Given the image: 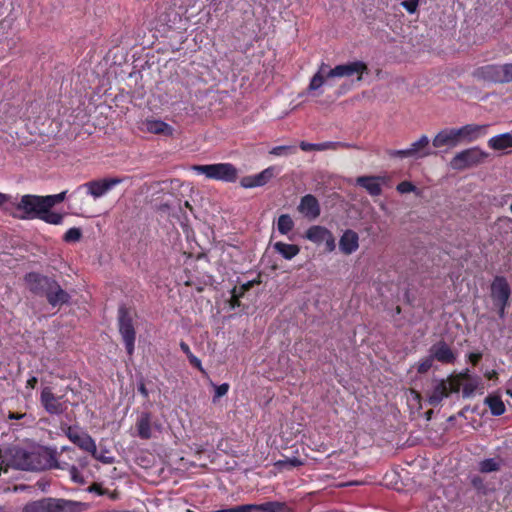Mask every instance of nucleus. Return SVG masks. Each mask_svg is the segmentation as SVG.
Segmentation results:
<instances>
[{
  "label": "nucleus",
  "instance_id": "nucleus-57",
  "mask_svg": "<svg viewBox=\"0 0 512 512\" xmlns=\"http://www.w3.org/2000/svg\"><path fill=\"white\" fill-rule=\"evenodd\" d=\"M66 455H67V458L70 460H76V458H77L76 454H66Z\"/></svg>",
  "mask_w": 512,
  "mask_h": 512
},
{
  "label": "nucleus",
  "instance_id": "nucleus-14",
  "mask_svg": "<svg viewBox=\"0 0 512 512\" xmlns=\"http://www.w3.org/2000/svg\"><path fill=\"white\" fill-rule=\"evenodd\" d=\"M25 281L32 293L45 296L53 279L35 272H31L25 276Z\"/></svg>",
  "mask_w": 512,
  "mask_h": 512
},
{
  "label": "nucleus",
  "instance_id": "nucleus-50",
  "mask_svg": "<svg viewBox=\"0 0 512 512\" xmlns=\"http://www.w3.org/2000/svg\"><path fill=\"white\" fill-rule=\"evenodd\" d=\"M76 461L78 463L77 467H79V469H83L88 466V459L86 457H77Z\"/></svg>",
  "mask_w": 512,
  "mask_h": 512
},
{
  "label": "nucleus",
  "instance_id": "nucleus-24",
  "mask_svg": "<svg viewBox=\"0 0 512 512\" xmlns=\"http://www.w3.org/2000/svg\"><path fill=\"white\" fill-rule=\"evenodd\" d=\"M143 130L153 134L170 136L173 134V128L166 122L158 119H146L142 123Z\"/></svg>",
  "mask_w": 512,
  "mask_h": 512
},
{
  "label": "nucleus",
  "instance_id": "nucleus-45",
  "mask_svg": "<svg viewBox=\"0 0 512 512\" xmlns=\"http://www.w3.org/2000/svg\"><path fill=\"white\" fill-rule=\"evenodd\" d=\"M496 70H497V67L493 66V65H488V66H485L482 68V72L484 73V76L488 77L490 79H494L492 74Z\"/></svg>",
  "mask_w": 512,
  "mask_h": 512
},
{
  "label": "nucleus",
  "instance_id": "nucleus-1",
  "mask_svg": "<svg viewBox=\"0 0 512 512\" xmlns=\"http://www.w3.org/2000/svg\"><path fill=\"white\" fill-rule=\"evenodd\" d=\"M367 71V66L362 61H353L329 68L322 62L318 71L313 75L307 88V94L320 96L323 94L322 87L324 85L332 86L333 78H350L357 76V81L362 79V75Z\"/></svg>",
  "mask_w": 512,
  "mask_h": 512
},
{
  "label": "nucleus",
  "instance_id": "nucleus-13",
  "mask_svg": "<svg viewBox=\"0 0 512 512\" xmlns=\"http://www.w3.org/2000/svg\"><path fill=\"white\" fill-rule=\"evenodd\" d=\"M297 210L309 220H315L321 214L320 203L312 194H307L300 199Z\"/></svg>",
  "mask_w": 512,
  "mask_h": 512
},
{
  "label": "nucleus",
  "instance_id": "nucleus-35",
  "mask_svg": "<svg viewBox=\"0 0 512 512\" xmlns=\"http://www.w3.org/2000/svg\"><path fill=\"white\" fill-rule=\"evenodd\" d=\"M499 467V462L494 458L485 459L479 463V470L483 473L497 471Z\"/></svg>",
  "mask_w": 512,
  "mask_h": 512
},
{
  "label": "nucleus",
  "instance_id": "nucleus-44",
  "mask_svg": "<svg viewBox=\"0 0 512 512\" xmlns=\"http://www.w3.org/2000/svg\"><path fill=\"white\" fill-rule=\"evenodd\" d=\"M188 359H189V362H190L191 365H193L195 368H197L202 373H205V370H204V368L202 366L201 360L198 357H196L193 354Z\"/></svg>",
  "mask_w": 512,
  "mask_h": 512
},
{
  "label": "nucleus",
  "instance_id": "nucleus-31",
  "mask_svg": "<svg viewBox=\"0 0 512 512\" xmlns=\"http://www.w3.org/2000/svg\"><path fill=\"white\" fill-rule=\"evenodd\" d=\"M485 403L488 405L491 413L495 416H500L505 412V405L498 396L490 395L486 397Z\"/></svg>",
  "mask_w": 512,
  "mask_h": 512
},
{
  "label": "nucleus",
  "instance_id": "nucleus-12",
  "mask_svg": "<svg viewBox=\"0 0 512 512\" xmlns=\"http://www.w3.org/2000/svg\"><path fill=\"white\" fill-rule=\"evenodd\" d=\"M279 172L280 169L276 166H269L258 174L243 177L240 180V185L245 189L262 187L270 182Z\"/></svg>",
  "mask_w": 512,
  "mask_h": 512
},
{
  "label": "nucleus",
  "instance_id": "nucleus-47",
  "mask_svg": "<svg viewBox=\"0 0 512 512\" xmlns=\"http://www.w3.org/2000/svg\"><path fill=\"white\" fill-rule=\"evenodd\" d=\"M468 358L473 365H476L482 358V354L480 352H473L468 355Z\"/></svg>",
  "mask_w": 512,
  "mask_h": 512
},
{
  "label": "nucleus",
  "instance_id": "nucleus-46",
  "mask_svg": "<svg viewBox=\"0 0 512 512\" xmlns=\"http://www.w3.org/2000/svg\"><path fill=\"white\" fill-rule=\"evenodd\" d=\"M279 464L283 465V466L289 465L292 467H297V466L302 465V462L297 458H292V459H287L285 461H280Z\"/></svg>",
  "mask_w": 512,
  "mask_h": 512
},
{
  "label": "nucleus",
  "instance_id": "nucleus-55",
  "mask_svg": "<svg viewBox=\"0 0 512 512\" xmlns=\"http://www.w3.org/2000/svg\"><path fill=\"white\" fill-rule=\"evenodd\" d=\"M472 483L475 487H479V485L481 484V480L479 478H474L472 480Z\"/></svg>",
  "mask_w": 512,
  "mask_h": 512
},
{
  "label": "nucleus",
  "instance_id": "nucleus-9",
  "mask_svg": "<svg viewBox=\"0 0 512 512\" xmlns=\"http://www.w3.org/2000/svg\"><path fill=\"white\" fill-rule=\"evenodd\" d=\"M63 431L67 438L81 450L88 453L95 452V440L78 426H67Z\"/></svg>",
  "mask_w": 512,
  "mask_h": 512
},
{
  "label": "nucleus",
  "instance_id": "nucleus-3",
  "mask_svg": "<svg viewBox=\"0 0 512 512\" xmlns=\"http://www.w3.org/2000/svg\"><path fill=\"white\" fill-rule=\"evenodd\" d=\"M199 175L206 178L226 183H234L238 179L239 170L232 163H215L206 165H194L191 168Z\"/></svg>",
  "mask_w": 512,
  "mask_h": 512
},
{
  "label": "nucleus",
  "instance_id": "nucleus-48",
  "mask_svg": "<svg viewBox=\"0 0 512 512\" xmlns=\"http://www.w3.org/2000/svg\"><path fill=\"white\" fill-rule=\"evenodd\" d=\"M503 71L505 74V79L507 81H512V64H507L503 66Z\"/></svg>",
  "mask_w": 512,
  "mask_h": 512
},
{
  "label": "nucleus",
  "instance_id": "nucleus-11",
  "mask_svg": "<svg viewBox=\"0 0 512 512\" xmlns=\"http://www.w3.org/2000/svg\"><path fill=\"white\" fill-rule=\"evenodd\" d=\"M40 402L45 411L52 415H60L67 409V405L62 400V396H56L48 386L42 389Z\"/></svg>",
  "mask_w": 512,
  "mask_h": 512
},
{
  "label": "nucleus",
  "instance_id": "nucleus-19",
  "mask_svg": "<svg viewBox=\"0 0 512 512\" xmlns=\"http://www.w3.org/2000/svg\"><path fill=\"white\" fill-rule=\"evenodd\" d=\"M356 183L363 187L371 196H379L382 192V185L386 183L383 176H360Z\"/></svg>",
  "mask_w": 512,
  "mask_h": 512
},
{
  "label": "nucleus",
  "instance_id": "nucleus-20",
  "mask_svg": "<svg viewBox=\"0 0 512 512\" xmlns=\"http://www.w3.org/2000/svg\"><path fill=\"white\" fill-rule=\"evenodd\" d=\"M45 297L48 303L53 307L66 304L70 300V295L62 289L59 283L54 279L49 290H47Z\"/></svg>",
  "mask_w": 512,
  "mask_h": 512
},
{
  "label": "nucleus",
  "instance_id": "nucleus-27",
  "mask_svg": "<svg viewBox=\"0 0 512 512\" xmlns=\"http://www.w3.org/2000/svg\"><path fill=\"white\" fill-rule=\"evenodd\" d=\"M137 435L141 439H149L152 436L151 416L147 412H143L136 422Z\"/></svg>",
  "mask_w": 512,
  "mask_h": 512
},
{
  "label": "nucleus",
  "instance_id": "nucleus-38",
  "mask_svg": "<svg viewBox=\"0 0 512 512\" xmlns=\"http://www.w3.org/2000/svg\"><path fill=\"white\" fill-rule=\"evenodd\" d=\"M13 196L0 192V208L4 207L6 211H12Z\"/></svg>",
  "mask_w": 512,
  "mask_h": 512
},
{
  "label": "nucleus",
  "instance_id": "nucleus-58",
  "mask_svg": "<svg viewBox=\"0 0 512 512\" xmlns=\"http://www.w3.org/2000/svg\"><path fill=\"white\" fill-rule=\"evenodd\" d=\"M507 394L512 398V389L507 390Z\"/></svg>",
  "mask_w": 512,
  "mask_h": 512
},
{
  "label": "nucleus",
  "instance_id": "nucleus-8",
  "mask_svg": "<svg viewBox=\"0 0 512 512\" xmlns=\"http://www.w3.org/2000/svg\"><path fill=\"white\" fill-rule=\"evenodd\" d=\"M305 238L316 245L324 243L328 252H333L336 249L334 235L324 226L313 225L309 227L305 232Z\"/></svg>",
  "mask_w": 512,
  "mask_h": 512
},
{
  "label": "nucleus",
  "instance_id": "nucleus-36",
  "mask_svg": "<svg viewBox=\"0 0 512 512\" xmlns=\"http://www.w3.org/2000/svg\"><path fill=\"white\" fill-rule=\"evenodd\" d=\"M81 236V230L79 228L73 227L66 231L63 238L66 242H76L80 240Z\"/></svg>",
  "mask_w": 512,
  "mask_h": 512
},
{
  "label": "nucleus",
  "instance_id": "nucleus-56",
  "mask_svg": "<svg viewBox=\"0 0 512 512\" xmlns=\"http://www.w3.org/2000/svg\"><path fill=\"white\" fill-rule=\"evenodd\" d=\"M90 491H95V492H97V493H99V494L101 493V492H100V490H99V487H98L97 485L92 486V487L90 488Z\"/></svg>",
  "mask_w": 512,
  "mask_h": 512
},
{
  "label": "nucleus",
  "instance_id": "nucleus-29",
  "mask_svg": "<svg viewBox=\"0 0 512 512\" xmlns=\"http://www.w3.org/2000/svg\"><path fill=\"white\" fill-rule=\"evenodd\" d=\"M488 145L493 150H504L512 147V134L503 133L489 139Z\"/></svg>",
  "mask_w": 512,
  "mask_h": 512
},
{
  "label": "nucleus",
  "instance_id": "nucleus-42",
  "mask_svg": "<svg viewBox=\"0 0 512 512\" xmlns=\"http://www.w3.org/2000/svg\"><path fill=\"white\" fill-rule=\"evenodd\" d=\"M229 390V385L227 383H223L221 385L216 386L215 388V395H214V401L224 395L227 394Z\"/></svg>",
  "mask_w": 512,
  "mask_h": 512
},
{
  "label": "nucleus",
  "instance_id": "nucleus-54",
  "mask_svg": "<svg viewBox=\"0 0 512 512\" xmlns=\"http://www.w3.org/2000/svg\"><path fill=\"white\" fill-rule=\"evenodd\" d=\"M24 417V414H15V413H10L9 415V418L10 419H15V420H18V419H21Z\"/></svg>",
  "mask_w": 512,
  "mask_h": 512
},
{
  "label": "nucleus",
  "instance_id": "nucleus-33",
  "mask_svg": "<svg viewBox=\"0 0 512 512\" xmlns=\"http://www.w3.org/2000/svg\"><path fill=\"white\" fill-rule=\"evenodd\" d=\"M66 195L67 191H62L59 194L43 196L46 209L48 211H52L51 208L54 207L56 204L63 202L66 198Z\"/></svg>",
  "mask_w": 512,
  "mask_h": 512
},
{
  "label": "nucleus",
  "instance_id": "nucleus-37",
  "mask_svg": "<svg viewBox=\"0 0 512 512\" xmlns=\"http://www.w3.org/2000/svg\"><path fill=\"white\" fill-rule=\"evenodd\" d=\"M433 361L434 358L432 357L431 353H429V355L426 358L420 361L417 368L418 372L426 373L432 367Z\"/></svg>",
  "mask_w": 512,
  "mask_h": 512
},
{
  "label": "nucleus",
  "instance_id": "nucleus-23",
  "mask_svg": "<svg viewBox=\"0 0 512 512\" xmlns=\"http://www.w3.org/2000/svg\"><path fill=\"white\" fill-rule=\"evenodd\" d=\"M409 149L414 159L436 154V152L430 148V139L426 135H422L417 141L413 142Z\"/></svg>",
  "mask_w": 512,
  "mask_h": 512
},
{
  "label": "nucleus",
  "instance_id": "nucleus-7",
  "mask_svg": "<svg viewBox=\"0 0 512 512\" xmlns=\"http://www.w3.org/2000/svg\"><path fill=\"white\" fill-rule=\"evenodd\" d=\"M118 324L119 332L124 341L126 351L129 355H132L135 344V329L132 323V318L124 307L119 309Z\"/></svg>",
  "mask_w": 512,
  "mask_h": 512
},
{
  "label": "nucleus",
  "instance_id": "nucleus-49",
  "mask_svg": "<svg viewBox=\"0 0 512 512\" xmlns=\"http://www.w3.org/2000/svg\"><path fill=\"white\" fill-rule=\"evenodd\" d=\"M138 391L144 398H148L149 392L143 382L138 384Z\"/></svg>",
  "mask_w": 512,
  "mask_h": 512
},
{
  "label": "nucleus",
  "instance_id": "nucleus-2",
  "mask_svg": "<svg viewBox=\"0 0 512 512\" xmlns=\"http://www.w3.org/2000/svg\"><path fill=\"white\" fill-rule=\"evenodd\" d=\"M14 217L22 220L40 219L48 224L60 225L63 222L64 215L55 211L46 209L43 196L26 194L20 200L13 197L12 210Z\"/></svg>",
  "mask_w": 512,
  "mask_h": 512
},
{
  "label": "nucleus",
  "instance_id": "nucleus-41",
  "mask_svg": "<svg viewBox=\"0 0 512 512\" xmlns=\"http://www.w3.org/2000/svg\"><path fill=\"white\" fill-rule=\"evenodd\" d=\"M415 189L414 185L408 181H403L397 185V191L400 193H409Z\"/></svg>",
  "mask_w": 512,
  "mask_h": 512
},
{
  "label": "nucleus",
  "instance_id": "nucleus-40",
  "mask_svg": "<svg viewBox=\"0 0 512 512\" xmlns=\"http://www.w3.org/2000/svg\"><path fill=\"white\" fill-rule=\"evenodd\" d=\"M401 5L405 8V10L411 14L415 13L418 5L419 0H405L401 3Z\"/></svg>",
  "mask_w": 512,
  "mask_h": 512
},
{
  "label": "nucleus",
  "instance_id": "nucleus-15",
  "mask_svg": "<svg viewBox=\"0 0 512 512\" xmlns=\"http://www.w3.org/2000/svg\"><path fill=\"white\" fill-rule=\"evenodd\" d=\"M460 138L457 128H446L439 131L432 140L435 148L450 147L454 148L460 144Z\"/></svg>",
  "mask_w": 512,
  "mask_h": 512
},
{
  "label": "nucleus",
  "instance_id": "nucleus-43",
  "mask_svg": "<svg viewBox=\"0 0 512 512\" xmlns=\"http://www.w3.org/2000/svg\"><path fill=\"white\" fill-rule=\"evenodd\" d=\"M390 155L399 158H412L411 151L409 148L402 150H394L390 153Z\"/></svg>",
  "mask_w": 512,
  "mask_h": 512
},
{
  "label": "nucleus",
  "instance_id": "nucleus-30",
  "mask_svg": "<svg viewBox=\"0 0 512 512\" xmlns=\"http://www.w3.org/2000/svg\"><path fill=\"white\" fill-rule=\"evenodd\" d=\"M299 146H300L301 150H303L305 152H309V151H313V150L324 151V150H328V149H336L339 146H344V144H342L340 142H331V141L323 142V143H309V142L302 141V142H300Z\"/></svg>",
  "mask_w": 512,
  "mask_h": 512
},
{
  "label": "nucleus",
  "instance_id": "nucleus-28",
  "mask_svg": "<svg viewBox=\"0 0 512 512\" xmlns=\"http://www.w3.org/2000/svg\"><path fill=\"white\" fill-rule=\"evenodd\" d=\"M273 249L286 260L293 259L300 252L299 246L280 241L273 244Z\"/></svg>",
  "mask_w": 512,
  "mask_h": 512
},
{
  "label": "nucleus",
  "instance_id": "nucleus-60",
  "mask_svg": "<svg viewBox=\"0 0 512 512\" xmlns=\"http://www.w3.org/2000/svg\"><path fill=\"white\" fill-rule=\"evenodd\" d=\"M510 210H511V212H512V202H511V205H510Z\"/></svg>",
  "mask_w": 512,
  "mask_h": 512
},
{
  "label": "nucleus",
  "instance_id": "nucleus-53",
  "mask_svg": "<svg viewBox=\"0 0 512 512\" xmlns=\"http://www.w3.org/2000/svg\"><path fill=\"white\" fill-rule=\"evenodd\" d=\"M61 453H66V454H76V451L75 449H73L72 447H69V446H63L61 448Z\"/></svg>",
  "mask_w": 512,
  "mask_h": 512
},
{
  "label": "nucleus",
  "instance_id": "nucleus-6",
  "mask_svg": "<svg viewBox=\"0 0 512 512\" xmlns=\"http://www.w3.org/2000/svg\"><path fill=\"white\" fill-rule=\"evenodd\" d=\"M459 392V384H453L452 376L448 379L437 380L427 392V401L431 406H438L451 393Z\"/></svg>",
  "mask_w": 512,
  "mask_h": 512
},
{
  "label": "nucleus",
  "instance_id": "nucleus-5",
  "mask_svg": "<svg viewBox=\"0 0 512 512\" xmlns=\"http://www.w3.org/2000/svg\"><path fill=\"white\" fill-rule=\"evenodd\" d=\"M486 157V153L477 147L468 148L458 152L450 161V166L454 170H464L481 163Z\"/></svg>",
  "mask_w": 512,
  "mask_h": 512
},
{
  "label": "nucleus",
  "instance_id": "nucleus-10",
  "mask_svg": "<svg viewBox=\"0 0 512 512\" xmlns=\"http://www.w3.org/2000/svg\"><path fill=\"white\" fill-rule=\"evenodd\" d=\"M122 178H105L100 180H93L84 183L83 185L78 187V190L81 188H86L87 193L91 195L93 198H100L104 196L108 191L114 188L116 185L122 183Z\"/></svg>",
  "mask_w": 512,
  "mask_h": 512
},
{
  "label": "nucleus",
  "instance_id": "nucleus-16",
  "mask_svg": "<svg viewBox=\"0 0 512 512\" xmlns=\"http://www.w3.org/2000/svg\"><path fill=\"white\" fill-rule=\"evenodd\" d=\"M453 384H459L464 398L472 397L481 384V379L468 373L452 376Z\"/></svg>",
  "mask_w": 512,
  "mask_h": 512
},
{
  "label": "nucleus",
  "instance_id": "nucleus-51",
  "mask_svg": "<svg viewBox=\"0 0 512 512\" xmlns=\"http://www.w3.org/2000/svg\"><path fill=\"white\" fill-rule=\"evenodd\" d=\"M180 348L181 350L187 355V357L189 358L191 355H193V353L191 352L188 344H186L185 342H181L180 343Z\"/></svg>",
  "mask_w": 512,
  "mask_h": 512
},
{
  "label": "nucleus",
  "instance_id": "nucleus-52",
  "mask_svg": "<svg viewBox=\"0 0 512 512\" xmlns=\"http://www.w3.org/2000/svg\"><path fill=\"white\" fill-rule=\"evenodd\" d=\"M37 384V378L36 377H31L27 380L26 382V386L33 389Z\"/></svg>",
  "mask_w": 512,
  "mask_h": 512
},
{
  "label": "nucleus",
  "instance_id": "nucleus-25",
  "mask_svg": "<svg viewBox=\"0 0 512 512\" xmlns=\"http://www.w3.org/2000/svg\"><path fill=\"white\" fill-rule=\"evenodd\" d=\"M53 469L67 470L69 473L70 479L74 483L80 484V485L85 483V478H84L83 474L81 473L79 467H77L76 465H70L66 461L58 459L57 456L55 459V465H53Z\"/></svg>",
  "mask_w": 512,
  "mask_h": 512
},
{
  "label": "nucleus",
  "instance_id": "nucleus-4",
  "mask_svg": "<svg viewBox=\"0 0 512 512\" xmlns=\"http://www.w3.org/2000/svg\"><path fill=\"white\" fill-rule=\"evenodd\" d=\"M510 294L511 289L507 280L502 276H496L491 283V298L494 306L498 308L500 318L505 316Z\"/></svg>",
  "mask_w": 512,
  "mask_h": 512
},
{
  "label": "nucleus",
  "instance_id": "nucleus-34",
  "mask_svg": "<svg viewBox=\"0 0 512 512\" xmlns=\"http://www.w3.org/2000/svg\"><path fill=\"white\" fill-rule=\"evenodd\" d=\"M109 451L107 449H101L98 450L97 446L95 445V452L90 453L92 457L104 464H112L114 463L115 459L113 456L108 455Z\"/></svg>",
  "mask_w": 512,
  "mask_h": 512
},
{
  "label": "nucleus",
  "instance_id": "nucleus-21",
  "mask_svg": "<svg viewBox=\"0 0 512 512\" xmlns=\"http://www.w3.org/2000/svg\"><path fill=\"white\" fill-rule=\"evenodd\" d=\"M429 353H431L434 360L444 364L453 363L456 358L451 348L444 341L433 344L429 349Z\"/></svg>",
  "mask_w": 512,
  "mask_h": 512
},
{
  "label": "nucleus",
  "instance_id": "nucleus-26",
  "mask_svg": "<svg viewBox=\"0 0 512 512\" xmlns=\"http://www.w3.org/2000/svg\"><path fill=\"white\" fill-rule=\"evenodd\" d=\"M252 511L259 512H294L285 502L268 501L261 504H251Z\"/></svg>",
  "mask_w": 512,
  "mask_h": 512
},
{
  "label": "nucleus",
  "instance_id": "nucleus-39",
  "mask_svg": "<svg viewBox=\"0 0 512 512\" xmlns=\"http://www.w3.org/2000/svg\"><path fill=\"white\" fill-rule=\"evenodd\" d=\"M291 150H294V147L292 146H286V145H282V146H276V147H273L271 150H270V154L271 155H274V156H283L285 155L288 151H291Z\"/></svg>",
  "mask_w": 512,
  "mask_h": 512
},
{
  "label": "nucleus",
  "instance_id": "nucleus-18",
  "mask_svg": "<svg viewBox=\"0 0 512 512\" xmlns=\"http://www.w3.org/2000/svg\"><path fill=\"white\" fill-rule=\"evenodd\" d=\"M62 506L58 501L45 498L37 501L27 503L22 512H61Z\"/></svg>",
  "mask_w": 512,
  "mask_h": 512
},
{
  "label": "nucleus",
  "instance_id": "nucleus-17",
  "mask_svg": "<svg viewBox=\"0 0 512 512\" xmlns=\"http://www.w3.org/2000/svg\"><path fill=\"white\" fill-rule=\"evenodd\" d=\"M457 129L460 142L470 143L484 137L488 132V125L467 124Z\"/></svg>",
  "mask_w": 512,
  "mask_h": 512
},
{
  "label": "nucleus",
  "instance_id": "nucleus-32",
  "mask_svg": "<svg viewBox=\"0 0 512 512\" xmlns=\"http://www.w3.org/2000/svg\"><path fill=\"white\" fill-rule=\"evenodd\" d=\"M294 221L289 214H282L277 220V230L281 235H288L294 228Z\"/></svg>",
  "mask_w": 512,
  "mask_h": 512
},
{
  "label": "nucleus",
  "instance_id": "nucleus-22",
  "mask_svg": "<svg viewBox=\"0 0 512 512\" xmlns=\"http://www.w3.org/2000/svg\"><path fill=\"white\" fill-rule=\"evenodd\" d=\"M358 248H359L358 234L351 229L345 230L339 240L340 251L346 255H350V254L354 253Z\"/></svg>",
  "mask_w": 512,
  "mask_h": 512
},
{
  "label": "nucleus",
  "instance_id": "nucleus-59",
  "mask_svg": "<svg viewBox=\"0 0 512 512\" xmlns=\"http://www.w3.org/2000/svg\"><path fill=\"white\" fill-rule=\"evenodd\" d=\"M494 374H495V372L493 371L492 373H489V374H488V377H489V378H492V376H493Z\"/></svg>",
  "mask_w": 512,
  "mask_h": 512
}]
</instances>
